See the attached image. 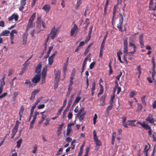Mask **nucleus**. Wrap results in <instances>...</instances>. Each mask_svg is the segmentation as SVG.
I'll return each mask as SVG.
<instances>
[{"label": "nucleus", "mask_w": 156, "mask_h": 156, "mask_svg": "<svg viewBox=\"0 0 156 156\" xmlns=\"http://www.w3.org/2000/svg\"><path fill=\"white\" fill-rule=\"evenodd\" d=\"M41 25L43 28L44 29L46 28L44 22L41 20V17H38L36 22L37 28V29L39 30L37 32V33H39L42 30L41 29H40Z\"/></svg>", "instance_id": "f257e3e1"}, {"label": "nucleus", "mask_w": 156, "mask_h": 156, "mask_svg": "<svg viewBox=\"0 0 156 156\" xmlns=\"http://www.w3.org/2000/svg\"><path fill=\"white\" fill-rule=\"evenodd\" d=\"M58 34V30L55 28V26L52 27L50 33L49 34V37L52 40H53L55 37Z\"/></svg>", "instance_id": "f03ea898"}, {"label": "nucleus", "mask_w": 156, "mask_h": 156, "mask_svg": "<svg viewBox=\"0 0 156 156\" xmlns=\"http://www.w3.org/2000/svg\"><path fill=\"white\" fill-rule=\"evenodd\" d=\"M93 133L94 135L93 139L94 141L97 146H100L101 145V143L100 140H99L97 136L96 132L95 130H94L93 132Z\"/></svg>", "instance_id": "7ed1b4c3"}, {"label": "nucleus", "mask_w": 156, "mask_h": 156, "mask_svg": "<svg viewBox=\"0 0 156 156\" xmlns=\"http://www.w3.org/2000/svg\"><path fill=\"white\" fill-rule=\"evenodd\" d=\"M132 36L133 37L134 35H132L129 39V48H133V51H129V53H132V54H133L136 51V47L133 42V40L132 39Z\"/></svg>", "instance_id": "20e7f679"}, {"label": "nucleus", "mask_w": 156, "mask_h": 156, "mask_svg": "<svg viewBox=\"0 0 156 156\" xmlns=\"http://www.w3.org/2000/svg\"><path fill=\"white\" fill-rule=\"evenodd\" d=\"M47 68V66H45L43 68V71L42 73L41 83H43L45 82V77L46 75Z\"/></svg>", "instance_id": "39448f33"}, {"label": "nucleus", "mask_w": 156, "mask_h": 156, "mask_svg": "<svg viewBox=\"0 0 156 156\" xmlns=\"http://www.w3.org/2000/svg\"><path fill=\"white\" fill-rule=\"evenodd\" d=\"M61 71L58 69H55V80L57 82H58L60 75Z\"/></svg>", "instance_id": "423d86ee"}, {"label": "nucleus", "mask_w": 156, "mask_h": 156, "mask_svg": "<svg viewBox=\"0 0 156 156\" xmlns=\"http://www.w3.org/2000/svg\"><path fill=\"white\" fill-rule=\"evenodd\" d=\"M123 22V18L121 15H120L119 23L117 24V27L118 28L119 30H122V25Z\"/></svg>", "instance_id": "0eeeda50"}, {"label": "nucleus", "mask_w": 156, "mask_h": 156, "mask_svg": "<svg viewBox=\"0 0 156 156\" xmlns=\"http://www.w3.org/2000/svg\"><path fill=\"white\" fill-rule=\"evenodd\" d=\"M127 38L125 39L124 41L123 42V46H124V51L123 52L124 53H128V47H127Z\"/></svg>", "instance_id": "6e6552de"}, {"label": "nucleus", "mask_w": 156, "mask_h": 156, "mask_svg": "<svg viewBox=\"0 0 156 156\" xmlns=\"http://www.w3.org/2000/svg\"><path fill=\"white\" fill-rule=\"evenodd\" d=\"M18 18V15L15 13L13 14L11 16L8 18V20L10 21H11L13 20H14L15 21H16Z\"/></svg>", "instance_id": "1a4fd4ad"}, {"label": "nucleus", "mask_w": 156, "mask_h": 156, "mask_svg": "<svg viewBox=\"0 0 156 156\" xmlns=\"http://www.w3.org/2000/svg\"><path fill=\"white\" fill-rule=\"evenodd\" d=\"M18 125L16 124L13 128V129L12 131V138L14 137L16 133L17 132L18 130Z\"/></svg>", "instance_id": "9d476101"}, {"label": "nucleus", "mask_w": 156, "mask_h": 156, "mask_svg": "<svg viewBox=\"0 0 156 156\" xmlns=\"http://www.w3.org/2000/svg\"><path fill=\"white\" fill-rule=\"evenodd\" d=\"M40 80V75L39 74L36 75L33 78L32 82L34 83L38 82Z\"/></svg>", "instance_id": "9b49d317"}, {"label": "nucleus", "mask_w": 156, "mask_h": 156, "mask_svg": "<svg viewBox=\"0 0 156 156\" xmlns=\"http://www.w3.org/2000/svg\"><path fill=\"white\" fill-rule=\"evenodd\" d=\"M136 123L137 124H140L142 126V127L143 128H144L146 130H147L148 129H151V127L149 126L147 124H145V122H143V123H142L141 122H137Z\"/></svg>", "instance_id": "f8f14e48"}, {"label": "nucleus", "mask_w": 156, "mask_h": 156, "mask_svg": "<svg viewBox=\"0 0 156 156\" xmlns=\"http://www.w3.org/2000/svg\"><path fill=\"white\" fill-rule=\"evenodd\" d=\"M85 112H86L84 111V108L82 107L80 109L79 111L77 114L76 117H79L80 115L83 116L85 115Z\"/></svg>", "instance_id": "ddd939ff"}, {"label": "nucleus", "mask_w": 156, "mask_h": 156, "mask_svg": "<svg viewBox=\"0 0 156 156\" xmlns=\"http://www.w3.org/2000/svg\"><path fill=\"white\" fill-rule=\"evenodd\" d=\"M146 120L147 121H148L150 123H153L154 122V120L153 118L152 115L151 114H150L146 118Z\"/></svg>", "instance_id": "4468645a"}, {"label": "nucleus", "mask_w": 156, "mask_h": 156, "mask_svg": "<svg viewBox=\"0 0 156 156\" xmlns=\"http://www.w3.org/2000/svg\"><path fill=\"white\" fill-rule=\"evenodd\" d=\"M51 8L50 5H45L43 7L42 9L44 10L46 13L49 12Z\"/></svg>", "instance_id": "2eb2a0df"}, {"label": "nucleus", "mask_w": 156, "mask_h": 156, "mask_svg": "<svg viewBox=\"0 0 156 156\" xmlns=\"http://www.w3.org/2000/svg\"><path fill=\"white\" fill-rule=\"evenodd\" d=\"M64 125V124L62 123L59 125L58 127V129L57 131V134L58 136H59L60 135L62 128Z\"/></svg>", "instance_id": "dca6fc26"}, {"label": "nucleus", "mask_w": 156, "mask_h": 156, "mask_svg": "<svg viewBox=\"0 0 156 156\" xmlns=\"http://www.w3.org/2000/svg\"><path fill=\"white\" fill-rule=\"evenodd\" d=\"M81 98L79 95H77L75 99L73 102V104L72 105V107H73L75 105H76L77 103L81 99Z\"/></svg>", "instance_id": "f3484780"}, {"label": "nucleus", "mask_w": 156, "mask_h": 156, "mask_svg": "<svg viewBox=\"0 0 156 156\" xmlns=\"http://www.w3.org/2000/svg\"><path fill=\"white\" fill-rule=\"evenodd\" d=\"M40 90H35L32 92L31 95V97L30 98L31 100L33 99L34 98L35 95L40 91Z\"/></svg>", "instance_id": "a211bd4d"}, {"label": "nucleus", "mask_w": 156, "mask_h": 156, "mask_svg": "<svg viewBox=\"0 0 156 156\" xmlns=\"http://www.w3.org/2000/svg\"><path fill=\"white\" fill-rule=\"evenodd\" d=\"M143 34H141L139 38V42L141 45V48H143L144 47V44L143 42Z\"/></svg>", "instance_id": "6ab92c4d"}, {"label": "nucleus", "mask_w": 156, "mask_h": 156, "mask_svg": "<svg viewBox=\"0 0 156 156\" xmlns=\"http://www.w3.org/2000/svg\"><path fill=\"white\" fill-rule=\"evenodd\" d=\"M77 27L75 24L73 28L71 29L70 32V36H73L75 30L77 29Z\"/></svg>", "instance_id": "aec40b11"}, {"label": "nucleus", "mask_w": 156, "mask_h": 156, "mask_svg": "<svg viewBox=\"0 0 156 156\" xmlns=\"http://www.w3.org/2000/svg\"><path fill=\"white\" fill-rule=\"evenodd\" d=\"M28 35V33H25L23 36V44H25L27 42V38Z\"/></svg>", "instance_id": "412c9836"}, {"label": "nucleus", "mask_w": 156, "mask_h": 156, "mask_svg": "<svg viewBox=\"0 0 156 156\" xmlns=\"http://www.w3.org/2000/svg\"><path fill=\"white\" fill-rule=\"evenodd\" d=\"M73 83V80H70V82L69 84L68 91L69 92H70L72 89V85Z\"/></svg>", "instance_id": "4be33fe9"}, {"label": "nucleus", "mask_w": 156, "mask_h": 156, "mask_svg": "<svg viewBox=\"0 0 156 156\" xmlns=\"http://www.w3.org/2000/svg\"><path fill=\"white\" fill-rule=\"evenodd\" d=\"M41 65L39 64L36 67V73H39L41 72Z\"/></svg>", "instance_id": "5701e85b"}, {"label": "nucleus", "mask_w": 156, "mask_h": 156, "mask_svg": "<svg viewBox=\"0 0 156 156\" xmlns=\"http://www.w3.org/2000/svg\"><path fill=\"white\" fill-rule=\"evenodd\" d=\"M136 122V120H129L127 121V122L128 123V125L131 126H135V123Z\"/></svg>", "instance_id": "b1692460"}, {"label": "nucleus", "mask_w": 156, "mask_h": 156, "mask_svg": "<svg viewBox=\"0 0 156 156\" xmlns=\"http://www.w3.org/2000/svg\"><path fill=\"white\" fill-rule=\"evenodd\" d=\"M35 15H36L35 13H34L31 16L30 19L29 20V22H30V23H32L33 22L34 20V18H35Z\"/></svg>", "instance_id": "393cba45"}, {"label": "nucleus", "mask_w": 156, "mask_h": 156, "mask_svg": "<svg viewBox=\"0 0 156 156\" xmlns=\"http://www.w3.org/2000/svg\"><path fill=\"white\" fill-rule=\"evenodd\" d=\"M9 30H4L1 34H0V36H7V34H9Z\"/></svg>", "instance_id": "a878e982"}, {"label": "nucleus", "mask_w": 156, "mask_h": 156, "mask_svg": "<svg viewBox=\"0 0 156 156\" xmlns=\"http://www.w3.org/2000/svg\"><path fill=\"white\" fill-rule=\"evenodd\" d=\"M32 27H33L32 23L29 22L28 23L27 26V29H26V32L30 30V28Z\"/></svg>", "instance_id": "bb28decb"}, {"label": "nucleus", "mask_w": 156, "mask_h": 156, "mask_svg": "<svg viewBox=\"0 0 156 156\" xmlns=\"http://www.w3.org/2000/svg\"><path fill=\"white\" fill-rule=\"evenodd\" d=\"M24 109V108L23 106H21L20 108V112H19V115L20 117H21L23 115Z\"/></svg>", "instance_id": "cd10ccee"}, {"label": "nucleus", "mask_w": 156, "mask_h": 156, "mask_svg": "<svg viewBox=\"0 0 156 156\" xmlns=\"http://www.w3.org/2000/svg\"><path fill=\"white\" fill-rule=\"evenodd\" d=\"M22 141V139H20L19 140L17 141V147L18 148H19L20 147Z\"/></svg>", "instance_id": "c85d7f7f"}, {"label": "nucleus", "mask_w": 156, "mask_h": 156, "mask_svg": "<svg viewBox=\"0 0 156 156\" xmlns=\"http://www.w3.org/2000/svg\"><path fill=\"white\" fill-rule=\"evenodd\" d=\"M68 63L67 62H66L64 65L63 67V71L65 73L66 70L68 66Z\"/></svg>", "instance_id": "c756f323"}, {"label": "nucleus", "mask_w": 156, "mask_h": 156, "mask_svg": "<svg viewBox=\"0 0 156 156\" xmlns=\"http://www.w3.org/2000/svg\"><path fill=\"white\" fill-rule=\"evenodd\" d=\"M54 59L53 58H52L51 57H49V58L48 59V63L49 65H51L52 64Z\"/></svg>", "instance_id": "7c9ffc66"}, {"label": "nucleus", "mask_w": 156, "mask_h": 156, "mask_svg": "<svg viewBox=\"0 0 156 156\" xmlns=\"http://www.w3.org/2000/svg\"><path fill=\"white\" fill-rule=\"evenodd\" d=\"M75 70H73L72 71L70 76V80H73L75 75Z\"/></svg>", "instance_id": "2f4dec72"}, {"label": "nucleus", "mask_w": 156, "mask_h": 156, "mask_svg": "<svg viewBox=\"0 0 156 156\" xmlns=\"http://www.w3.org/2000/svg\"><path fill=\"white\" fill-rule=\"evenodd\" d=\"M89 59V61L90 62V59L87 56V57L84 59V62H83V68H84V66H85V65H86V62L87 61V60H88V59Z\"/></svg>", "instance_id": "473e14b6"}, {"label": "nucleus", "mask_w": 156, "mask_h": 156, "mask_svg": "<svg viewBox=\"0 0 156 156\" xmlns=\"http://www.w3.org/2000/svg\"><path fill=\"white\" fill-rule=\"evenodd\" d=\"M49 120L47 118L45 119V122L44 123L43 126L44 127L46 126L49 124Z\"/></svg>", "instance_id": "72a5a7b5"}, {"label": "nucleus", "mask_w": 156, "mask_h": 156, "mask_svg": "<svg viewBox=\"0 0 156 156\" xmlns=\"http://www.w3.org/2000/svg\"><path fill=\"white\" fill-rule=\"evenodd\" d=\"M71 131V127H68L67 126V133L66 135L67 136L69 135Z\"/></svg>", "instance_id": "f704fd0d"}, {"label": "nucleus", "mask_w": 156, "mask_h": 156, "mask_svg": "<svg viewBox=\"0 0 156 156\" xmlns=\"http://www.w3.org/2000/svg\"><path fill=\"white\" fill-rule=\"evenodd\" d=\"M84 146V144L83 143L80 147V152L79 153V154L80 155H82L83 152V148Z\"/></svg>", "instance_id": "c9c22d12"}, {"label": "nucleus", "mask_w": 156, "mask_h": 156, "mask_svg": "<svg viewBox=\"0 0 156 156\" xmlns=\"http://www.w3.org/2000/svg\"><path fill=\"white\" fill-rule=\"evenodd\" d=\"M97 118V116L96 114H94V116L93 118V124H95L96 122V120Z\"/></svg>", "instance_id": "e433bc0d"}, {"label": "nucleus", "mask_w": 156, "mask_h": 156, "mask_svg": "<svg viewBox=\"0 0 156 156\" xmlns=\"http://www.w3.org/2000/svg\"><path fill=\"white\" fill-rule=\"evenodd\" d=\"M136 93L134 91H132L130 92L129 95L130 96L133 98V97L136 94Z\"/></svg>", "instance_id": "4c0bfd02"}, {"label": "nucleus", "mask_w": 156, "mask_h": 156, "mask_svg": "<svg viewBox=\"0 0 156 156\" xmlns=\"http://www.w3.org/2000/svg\"><path fill=\"white\" fill-rule=\"evenodd\" d=\"M113 106V105L112 103H111L110 105H109L107 108V111L108 112L112 108Z\"/></svg>", "instance_id": "58836bf2"}, {"label": "nucleus", "mask_w": 156, "mask_h": 156, "mask_svg": "<svg viewBox=\"0 0 156 156\" xmlns=\"http://www.w3.org/2000/svg\"><path fill=\"white\" fill-rule=\"evenodd\" d=\"M150 148V146H148L147 145H145V147L144 149V152L146 153V152L147 153V151Z\"/></svg>", "instance_id": "ea45409f"}, {"label": "nucleus", "mask_w": 156, "mask_h": 156, "mask_svg": "<svg viewBox=\"0 0 156 156\" xmlns=\"http://www.w3.org/2000/svg\"><path fill=\"white\" fill-rule=\"evenodd\" d=\"M128 53H124V55L123 56V59L125 61L126 63V64H128V62L127 61V60L126 58V56L127 55Z\"/></svg>", "instance_id": "a19ab883"}, {"label": "nucleus", "mask_w": 156, "mask_h": 156, "mask_svg": "<svg viewBox=\"0 0 156 156\" xmlns=\"http://www.w3.org/2000/svg\"><path fill=\"white\" fill-rule=\"evenodd\" d=\"M73 116V115L72 113L71 112H69L68 114L67 117L69 119H72Z\"/></svg>", "instance_id": "79ce46f5"}, {"label": "nucleus", "mask_w": 156, "mask_h": 156, "mask_svg": "<svg viewBox=\"0 0 156 156\" xmlns=\"http://www.w3.org/2000/svg\"><path fill=\"white\" fill-rule=\"evenodd\" d=\"M36 107V106L35 105H33L32 106L31 110H30V114H31V116H32V115L33 114V113L34 109Z\"/></svg>", "instance_id": "37998d69"}, {"label": "nucleus", "mask_w": 156, "mask_h": 156, "mask_svg": "<svg viewBox=\"0 0 156 156\" xmlns=\"http://www.w3.org/2000/svg\"><path fill=\"white\" fill-rule=\"evenodd\" d=\"M37 149V145H35L33 147V149L32 151L33 153L35 154L36 153Z\"/></svg>", "instance_id": "c03bdc74"}, {"label": "nucleus", "mask_w": 156, "mask_h": 156, "mask_svg": "<svg viewBox=\"0 0 156 156\" xmlns=\"http://www.w3.org/2000/svg\"><path fill=\"white\" fill-rule=\"evenodd\" d=\"M53 48V46H50V47H49V50H48V52H47V57H48L49 56V54H50L51 51L52 49Z\"/></svg>", "instance_id": "a18cd8bd"}, {"label": "nucleus", "mask_w": 156, "mask_h": 156, "mask_svg": "<svg viewBox=\"0 0 156 156\" xmlns=\"http://www.w3.org/2000/svg\"><path fill=\"white\" fill-rule=\"evenodd\" d=\"M95 62H92L90 63L89 66V68L90 69H92L95 65Z\"/></svg>", "instance_id": "49530a36"}, {"label": "nucleus", "mask_w": 156, "mask_h": 156, "mask_svg": "<svg viewBox=\"0 0 156 156\" xmlns=\"http://www.w3.org/2000/svg\"><path fill=\"white\" fill-rule=\"evenodd\" d=\"M81 3V0H77L76 7L78 8Z\"/></svg>", "instance_id": "de8ad7c7"}, {"label": "nucleus", "mask_w": 156, "mask_h": 156, "mask_svg": "<svg viewBox=\"0 0 156 156\" xmlns=\"http://www.w3.org/2000/svg\"><path fill=\"white\" fill-rule=\"evenodd\" d=\"M142 109V105L141 104H138V106L137 107V111H140Z\"/></svg>", "instance_id": "09e8293b"}, {"label": "nucleus", "mask_w": 156, "mask_h": 156, "mask_svg": "<svg viewBox=\"0 0 156 156\" xmlns=\"http://www.w3.org/2000/svg\"><path fill=\"white\" fill-rule=\"evenodd\" d=\"M76 120H75L74 122H72L70 123H69L68 124L67 126L68 127H71V126H73L76 123Z\"/></svg>", "instance_id": "8fccbe9b"}, {"label": "nucleus", "mask_w": 156, "mask_h": 156, "mask_svg": "<svg viewBox=\"0 0 156 156\" xmlns=\"http://www.w3.org/2000/svg\"><path fill=\"white\" fill-rule=\"evenodd\" d=\"M18 92H15L13 93V99L14 101H15V100L16 99V97L18 95Z\"/></svg>", "instance_id": "3c124183"}, {"label": "nucleus", "mask_w": 156, "mask_h": 156, "mask_svg": "<svg viewBox=\"0 0 156 156\" xmlns=\"http://www.w3.org/2000/svg\"><path fill=\"white\" fill-rule=\"evenodd\" d=\"M41 98H40L38 99L34 103V105L36 106V105L40 102V101H41Z\"/></svg>", "instance_id": "603ef678"}, {"label": "nucleus", "mask_w": 156, "mask_h": 156, "mask_svg": "<svg viewBox=\"0 0 156 156\" xmlns=\"http://www.w3.org/2000/svg\"><path fill=\"white\" fill-rule=\"evenodd\" d=\"M95 83L94 82H93L92 84V87L91 89V91H94L95 88Z\"/></svg>", "instance_id": "864d4df0"}, {"label": "nucleus", "mask_w": 156, "mask_h": 156, "mask_svg": "<svg viewBox=\"0 0 156 156\" xmlns=\"http://www.w3.org/2000/svg\"><path fill=\"white\" fill-rule=\"evenodd\" d=\"M155 74V71L154 69H153L152 72V77L153 79H154V77Z\"/></svg>", "instance_id": "5fc2aeb1"}, {"label": "nucleus", "mask_w": 156, "mask_h": 156, "mask_svg": "<svg viewBox=\"0 0 156 156\" xmlns=\"http://www.w3.org/2000/svg\"><path fill=\"white\" fill-rule=\"evenodd\" d=\"M7 94V93L6 92L0 95V99H2L4 97H5Z\"/></svg>", "instance_id": "6e6d98bb"}, {"label": "nucleus", "mask_w": 156, "mask_h": 156, "mask_svg": "<svg viewBox=\"0 0 156 156\" xmlns=\"http://www.w3.org/2000/svg\"><path fill=\"white\" fill-rule=\"evenodd\" d=\"M79 106H76V108L74 110V112L75 113H78L79 111Z\"/></svg>", "instance_id": "4d7b16f0"}, {"label": "nucleus", "mask_w": 156, "mask_h": 156, "mask_svg": "<svg viewBox=\"0 0 156 156\" xmlns=\"http://www.w3.org/2000/svg\"><path fill=\"white\" fill-rule=\"evenodd\" d=\"M75 96V94H72L70 97V98L69 99V101H71L72 102L73 100L74 99V97Z\"/></svg>", "instance_id": "13d9d810"}, {"label": "nucleus", "mask_w": 156, "mask_h": 156, "mask_svg": "<svg viewBox=\"0 0 156 156\" xmlns=\"http://www.w3.org/2000/svg\"><path fill=\"white\" fill-rule=\"evenodd\" d=\"M33 55H32L30 56V57L26 61L25 63L26 65H27L30 63V62H28V61L31 58L33 57Z\"/></svg>", "instance_id": "bf43d9fd"}, {"label": "nucleus", "mask_w": 156, "mask_h": 156, "mask_svg": "<svg viewBox=\"0 0 156 156\" xmlns=\"http://www.w3.org/2000/svg\"><path fill=\"white\" fill-rule=\"evenodd\" d=\"M91 35H88V36L86 38L85 40V42L88 41L90 39Z\"/></svg>", "instance_id": "052dcab7"}, {"label": "nucleus", "mask_w": 156, "mask_h": 156, "mask_svg": "<svg viewBox=\"0 0 156 156\" xmlns=\"http://www.w3.org/2000/svg\"><path fill=\"white\" fill-rule=\"evenodd\" d=\"M0 81H1V84H0V86L3 87V86L5 84V82L4 80H1Z\"/></svg>", "instance_id": "680f3d73"}, {"label": "nucleus", "mask_w": 156, "mask_h": 156, "mask_svg": "<svg viewBox=\"0 0 156 156\" xmlns=\"http://www.w3.org/2000/svg\"><path fill=\"white\" fill-rule=\"evenodd\" d=\"M25 83L27 84L29 86H31L30 82L29 80H27L25 82Z\"/></svg>", "instance_id": "e2e57ef3"}, {"label": "nucleus", "mask_w": 156, "mask_h": 156, "mask_svg": "<svg viewBox=\"0 0 156 156\" xmlns=\"http://www.w3.org/2000/svg\"><path fill=\"white\" fill-rule=\"evenodd\" d=\"M62 111V109H59L58 111V112L57 113V114L56 115H57V116H59V115H60L61 114V112Z\"/></svg>", "instance_id": "0e129e2a"}, {"label": "nucleus", "mask_w": 156, "mask_h": 156, "mask_svg": "<svg viewBox=\"0 0 156 156\" xmlns=\"http://www.w3.org/2000/svg\"><path fill=\"white\" fill-rule=\"evenodd\" d=\"M122 72H120V73L119 74L118 76H117L116 77V78L117 80H119L120 77V76L122 75Z\"/></svg>", "instance_id": "69168bd1"}, {"label": "nucleus", "mask_w": 156, "mask_h": 156, "mask_svg": "<svg viewBox=\"0 0 156 156\" xmlns=\"http://www.w3.org/2000/svg\"><path fill=\"white\" fill-rule=\"evenodd\" d=\"M67 109H66L63 112V113L62 114L63 118H64L66 115V112H67Z\"/></svg>", "instance_id": "338daca9"}, {"label": "nucleus", "mask_w": 156, "mask_h": 156, "mask_svg": "<svg viewBox=\"0 0 156 156\" xmlns=\"http://www.w3.org/2000/svg\"><path fill=\"white\" fill-rule=\"evenodd\" d=\"M122 54V52L120 51H118L117 53L118 57H121V55Z\"/></svg>", "instance_id": "774afa93"}]
</instances>
